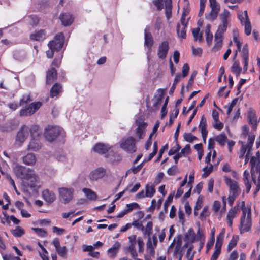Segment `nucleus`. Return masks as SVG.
Masks as SVG:
<instances>
[{
    "label": "nucleus",
    "mask_w": 260,
    "mask_h": 260,
    "mask_svg": "<svg viewBox=\"0 0 260 260\" xmlns=\"http://www.w3.org/2000/svg\"><path fill=\"white\" fill-rule=\"evenodd\" d=\"M251 174L252 181L256 185L253 196L255 197L260 190V160L259 158L252 156L250 159Z\"/></svg>",
    "instance_id": "f257e3e1"
},
{
    "label": "nucleus",
    "mask_w": 260,
    "mask_h": 260,
    "mask_svg": "<svg viewBox=\"0 0 260 260\" xmlns=\"http://www.w3.org/2000/svg\"><path fill=\"white\" fill-rule=\"evenodd\" d=\"M241 208L242 210V215L240 219L239 230L240 233L247 232L251 229L252 225L251 210L245 207V202H241Z\"/></svg>",
    "instance_id": "f03ea898"
},
{
    "label": "nucleus",
    "mask_w": 260,
    "mask_h": 260,
    "mask_svg": "<svg viewBox=\"0 0 260 260\" xmlns=\"http://www.w3.org/2000/svg\"><path fill=\"white\" fill-rule=\"evenodd\" d=\"M64 36L62 33L56 35L54 40L50 41L48 44L49 49L46 51L48 58H51L53 56L54 51H58L63 46Z\"/></svg>",
    "instance_id": "7ed1b4c3"
},
{
    "label": "nucleus",
    "mask_w": 260,
    "mask_h": 260,
    "mask_svg": "<svg viewBox=\"0 0 260 260\" xmlns=\"http://www.w3.org/2000/svg\"><path fill=\"white\" fill-rule=\"evenodd\" d=\"M136 139L129 136L127 138H123L120 142V148L126 152L132 154L137 150Z\"/></svg>",
    "instance_id": "20e7f679"
},
{
    "label": "nucleus",
    "mask_w": 260,
    "mask_h": 260,
    "mask_svg": "<svg viewBox=\"0 0 260 260\" xmlns=\"http://www.w3.org/2000/svg\"><path fill=\"white\" fill-rule=\"evenodd\" d=\"M172 0H154L153 4L158 10H161L165 5V14L166 18L169 20L172 16Z\"/></svg>",
    "instance_id": "39448f33"
},
{
    "label": "nucleus",
    "mask_w": 260,
    "mask_h": 260,
    "mask_svg": "<svg viewBox=\"0 0 260 260\" xmlns=\"http://www.w3.org/2000/svg\"><path fill=\"white\" fill-rule=\"evenodd\" d=\"M62 131L60 127L48 126L45 129L44 137L48 141L52 142L57 138Z\"/></svg>",
    "instance_id": "423d86ee"
},
{
    "label": "nucleus",
    "mask_w": 260,
    "mask_h": 260,
    "mask_svg": "<svg viewBox=\"0 0 260 260\" xmlns=\"http://www.w3.org/2000/svg\"><path fill=\"white\" fill-rule=\"evenodd\" d=\"M225 233V228H222L220 233L217 236L215 245V251L211 258V259L217 260L218 256L220 254L221 248L223 244Z\"/></svg>",
    "instance_id": "0eeeda50"
},
{
    "label": "nucleus",
    "mask_w": 260,
    "mask_h": 260,
    "mask_svg": "<svg viewBox=\"0 0 260 260\" xmlns=\"http://www.w3.org/2000/svg\"><path fill=\"white\" fill-rule=\"evenodd\" d=\"M108 175V172L106 169L103 167H99L89 173L88 178L91 181H97L105 177H107Z\"/></svg>",
    "instance_id": "6e6552de"
},
{
    "label": "nucleus",
    "mask_w": 260,
    "mask_h": 260,
    "mask_svg": "<svg viewBox=\"0 0 260 260\" xmlns=\"http://www.w3.org/2000/svg\"><path fill=\"white\" fill-rule=\"evenodd\" d=\"M210 7L211 9L208 14H206V18L208 20L213 21L215 20L220 10V5L216 0H209Z\"/></svg>",
    "instance_id": "1a4fd4ad"
},
{
    "label": "nucleus",
    "mask_w": 260,
    "mask_h": 260,
    "mask_svg": "<svg viewBox=\"0 0 260 260\" xmlns=\"http://www.w3.org/2000/svg\"><path fill=\"white\" fill-rule=\"evenodd\" d=\"M59 199L64 203H69L73 198L74 189L73 188L62 187L58 189Z\"/></svg>",
    "instance_id": "9d476101"
},
{
    "label": "nucleus",
    "mask_w": 260,
    "mask_h": 260,
    "mask_svg": "<svg viewBox=\"0 0 260 260\" xmlns=\"http://www.w3.org/2000/svg\"><path fill=\"white\" fill-rule=\"evenodd\" d=\"M135 125L137 127L135 129L136 136L140 139L143 138L145 135L147 124L144 122L143 118L140 117L136 120Z\"/></svg>",
    "instance_id": "9b49d317"
},
{
    "label": "nucleus",
    "mask_w": 260,
    "mask_h": 260,
    "mask_svg": "<svg viewBox=\"0 0 260 260\" xmlns=\"http://www.w3.org/2000/svg\"><path fill=\"white\" fill-rule=\"evenodd\" d=\"M29 128L25 125L22 126L17 132L16 137V142L21 145L28 136Z\"/></svg>",
    "instance_id": "f8f14e48"
},
{
    "label": "nucleus",
    "mask_w": 260,
    "mask_h": 260,
    "mask_svg": "<svg viewBox=\"0 0 260 260\" xmlns=\"http://www.w3.org/2000/svg\"><path fill=\"white\" fill-rule=\"evenodd\" d=\"M41 105L42 103L39 102L32 103L26 108L21 110L20 111V115L21 116L31 115L40 108Z\"/></svg>",
    "instance_id": "ddd939ff"
},
{
    "label": "nucleus",
    "mask_w": 260,
    "mask_h": 260,
    "mask_svg": "<svg viewBox=\"0 0 260 260\" xmlns=\"http://www.w3.org/2000/svg\"><path fill=\"white\" fill-rule=\"evenodd\" d=\"M224 179L225 184L230 188L229 193L239 195L241 192V189L238 182L228 177H224Z\"/></svg>",
    "instance_id": "4468645a"
},
{
    "label": "nucleus",
    "mask_w": 260,
    "mask_h": 260,
    "mask_svg": "<svg viewBox=\"0 0 260 260\" xmlns=\"http://www.w3.org/2000/svg\"><path fill=\"white\" fill-rule=\"evenodd\" d=\"M24 180L25 183L27 186L30 187H34L38 180V176L35 174L34 171L30 170L27 171V174L25 175Z\"/></svg>",
    "instance_id": "2eb2a0df"
},
{
    "label": "nucleus",
    "mask_w": 260,
    "mask_h": 260,
    "mask_svg": "<svg viewBox=\"0 0 260 260\" xmlns=\"http://www.w3.org/2000/svg\"><path fill=\"white\" fill-rule=\"evenodd\" d=\"M239 207H241V202H237V205L232 208L228 213L226 220L228 225L230 227H232L233 224V219L236 217L239 211Z\"/></svg>",
    "instance_id": "dca6fc26"
},
{
    "label": "nucleus",
    "mask_w": 260,
    "mask_h": 260,
    "mask_svg": "<svg viewBox=\"0 0 260 260\" xmlns=\"http://www.w3.org/2000/svg\"><path fill=\"white\" fill-rule=\"evenodd\" d=\"M169 49V43L167 41H163L159 44L157 53L159 58L164 59L167 57Z\"/></svg>",
    "instance_id": "f3484780"
},
{
    "label": "nucleus",
    "mask_w": 260,
    "mask_h": 260,
    "mask_svg": "<svg viewBox=\"0 0 260 260\" xmlns=\"http://www.w3.org/2000/svg\"><path fill=\"white\" fill-rule=\"evenodd\" d=\"M150 27L147 26L144 30V44L148 48L151 50L154 43V40L151 34L149 32Z\"/></svg>",
    "instance_id": "a211bd4d"
},
{
    "label": "nucleus",
    "mask_w": 260,
    "mask_h": 260,
    "mask_svg": "<svg viewBox=\"0 0 260 260\" xmlns=\"http://www.w3.org/2000/svg\"><path fill=\"white\" fill-rule=\"evenodd\" d=\"M28 170L30 169H27L25 167L18 165H16L13 169L14 172L17 177L22 179L25 178Z\"/></svg>",
    "instance_id": "6ab92c4d"
},
{
    "label": "nucleus",
    "mask_w": 260,
    "mask_h": 260,
    "mask_svg": "<svg viewBox=\"0 0 260 260\" xmlns=\"http://www.w3.org/2000/svg\"><path fill=\"white\" fill-rule=\"evenodd\" d=\"M42 195L43 199L48 203H52L56 199L55 193L48 189L44 190L42 191Z\"/></svg>",
    "instance_id": "aec40b11"
},
{
    "label": "nucleus",
    "mask_w": 260,
    "mask_h": 260,
    "mask_svg": "<svg viewBox=\"0 0 260 260\" xmlns=\"http://www.w3.org/2000/svg\"><path fill=\"white\" fill-rule=\"evenodd\" d=\"M247 119L249 123L251 125L253 129H255L257 126V119L255 111L252 108H249L247 112Z\"/></svg>",
    "instance_id": "412c9836"
},
{
    "label": "nucleus",
    "mask_w": 260,
    "mask_h": 260,
    "mask_svg": "<svg viewBox=\"0 0 260 260\" xmlns=\"http://www.w3.org/2000/svg\"><path fill=\"white\" fill-rule=\"evenodd\" d=\"M42 147L41 144L38 138L32 137L29 144L28 145L27 149L30 151H36L39 150Z\"/></svg>",
    "instance_id": "4be33fe9"
},
{
    "label": "nucleus",
    "mask_w": 260,
    "mask_h": 260,
    "mask_svg": "<svg viewBox=\"0 0 260 260\" xmlns=\"http://www.w3.org/2000/svg\"><path fill=\"white\" fill-rule=\"evenodd\" d=\"M57 78L56 70L54 68H51L46 74V84H51Z\"/></svg>",
    "instance_id": "5701e85b"
},
{
    "label": "nucleus",
    "mask_w": 260,
    "mask_h": 260,
    "mask_svg": "<svg viewBox=\"0 0 260 260\" xmlns=\"http://www.w3.org/2000/svg\"><path fill=\"white\" fill-rule=\"evenodd\" d=\"M121 244L118 242H116L112 247L108 250V256L111 258H114L118 252Z\"/></svg>",
    "instance_id": "b1692460"
},
{
    "label": "nucleus",
    "mask_w": 260,
    "mask_h": 260,
    "mask_svg": "<svg viewBox=\"0 0 260 260\" xmlns=\"http://www.w3.org/2000/svg\"><path fill=\"white\" fill-rule=\"evenodd\" d=\"M32 40L41 41L46 38V33L44 30H40L31 34L30 36Z\"/></svg>",
    "instance_id": "393cba45"
},
{
    "label": "nucleus",
    "mask_w": 260,
    "mask_h": 260,
    "mask_svg": "<svg viewBox=\"0 0 260 260\" xmlns=\"http://www.w3.org/2000/svg\"><path fill=\"white\" fill-rule=\"evenodd\" d=\"M110 149L108 145H105L103 143H99L95 145L93 150L95 152L103 154L107 152Z\"/></svg>",
    "instance_id": "a878e982"
},
{
    "label": "nucleus",
    "mask_w": 260,
    "mask_h": 260,
    "mask_svg": "<svg viewBox=\"0 0 260 260\" xmlns=\"http://www.w3.org/2000/svg\"><path fill=\"white\" fill-rule=\"evenodd\" d=\"M59 18L64 26L70 25L73 22V17L69 13L62 14L60 16Z\"/></svg>",
    "instance_id": "bb28decb"
},
{
    "label": "nucleus",
    "mask_w": 260,
    "mask_h": 260,
    "mask_svg": "<svg viewBox=\"0 0 260 260\" xmlns=\"http://www.w3.org/2000/svg\"><path fill=\"white\" fill-rule=\"evenodd\" d=\"M157 243V237L153 235L152 238L149 237L146 243V246L151 252H153L154 248L156 246Z\"/></svg>",
    "instance_id": "cd10ccee"
},
{
    "label": "nucleus",
    "mask_w": 260,
    "mask_h": 260,
    "mask_svg": "<svg viewBox=\"0 0 260 260\" xmlns=\"http://www.w3.org/2000/svg\"><path fill=\"white\" fill-rule=\"evenodd\" d=\"M23 162L27 165H34L36 161V157L34 154L28 153L23 158Z\"/></svg>",
    "instance_id": "c85d7f7f"
},
{
    "label": "nucleus",
    "mask_w": 260,
    "mask_h": 260,
    "mask_svg": "<svg viewBox=\"0 0 260 260\" xmlns=\"http://www.w3.org/2000/svg\"><path fill=\"white\" fill-rule=\"evenodd\" d=\"M82 191L88 199L90 200H96L98 196L96 193L91 189L84 188L82 189Z\"/></svg>",
    "instance_id": "c756f323"
},
{
    "label": "nucleus",
    "mask_w": 260,
    "mask_h": 260,
    "mask_svg": "<svg viewBox=\"0 0 260 260\" xmlns=\"http://www.w3.org/2000/svg\"><path fill=\"white\" fill-rule=\"evenodd\" d=\"M186 25H181L179 23L177 26V32L178 37L181 39L186 38Z\"/></svg>",
    "instance_id": "7c9ffc66"
},
{
    "label": "nucleus",
    "mask_w": 260,
    "mask_h": 260,
    "mask_svg": "<svg viewBox=\"0 0 260 260\" xmlns=\"http://www.w3.org/2000/svg\"><path fill=\"white\" fill-rule=\"evenodd\" d=\"M155 193V189L153 184H147L145 186V194L147 198H152Z\"/></svg>",
    "instance_id": "2f4dec72"
},
{
    "label": "nucleus",
    "mask_w": 260,
    "mask_h": 260,
    "mask_svg": "<svg viewBox=\"0 0 260 260\" xmlns=\"http://www.w3.org/2000/svg\"><path fill=\"white\" fill-rule=\"evenodd\" d=\"M230 16V12L226 9H224L222 13L219 15V19L221 23L228 24V19Z\"/></svg>",
    "instance_id": "473e14b6"
},
{
    "label": "nucleus",
    "mask_w": 260,
    "mask_h": 260,
    "mask_svg": "<svg viewBox=\"0 0 260 260\" xmlns=\"http://www.w3.org/2000/svg\"><path fill=\"white\" fill-rule=\"evenodd\" d=\"M228 24L222 23L219 25L218 29L215 34L216 37L223 38V34L226 31Z\"/></svg>",
    "instance_id": "72a5a7b5"
},
{
    "label": "nucleus",
    "mask_w": 260,
    "mask_h": 260,
    "mask_svg": "<svg viewBox=\"0 0 260 260\" xmlns=\"http://www.w3.org/2000/svg\"><path fill=\"white\" fill-rule=\"evenodd\" d=\"M215 38V44L212 48V51L216 52L219 50L222 46L223 38H220L214 36Z\"/></svg>",
    "instance_id": "f704fd0d"
},
{
    "label": "nucleus",
    "mask_w": 260,
    "mask_h": 260,
    "mask_svg": "<svg viewBox=\"0 0 260 260\" xmlns=\"http://www.w3.org/2000/svg\"><path fill=\"white\" fill-rule=\"evenodd\" d=\"M215 141L218 142L221 146H224L227 141L228 138L225 134H221L214 137Z\"/></svg>",
    "instance_id": "c9c22d12"
},
{
    "label": "nucleus",
    "mask_w": 260,
    "mask_h": 260,
    "mask_svg": "<svg viewBox=\"0 0 260 260\" xmlns=\"http://www.w3.org/2000/svg\"><path fill=\"white\" fill-rule=\"evenodd\" d=\"M62 87L58 83L54 84L50 90V96L53 98L56 96L61 91Z\"/></svg>",
    "instance_id": "e433bc0d"
},
{
    "label": "nucleus",
    "mask_w": 260,
    "mask_h": 260,
    "mask_svg": "<svg viewBox=\"0 0 260 260\" xmlns=\"http://www.w3.org/2000/svg\"><path fill=\"white\" fill-rule=\"evenodd\" d=\"M232 72L238 77L241 73L242 68L240 66L239 62L235 61L231 67Z\"/></svg>",
    "instance_id": "4c0bfd02"
},
{
    "label": "nucleus",
    "mask_w": 260,
    "mask_h": 260,
    "mask_svg": "<svg viewBox=\"0 0 260 260\" xmlns=\"http://www.w3.org/2000/svg\"><path fill=\"white\" fill-rule=\"evenodd\" d=\"M200 30L199 27L193 28L192 29V35L195 41H198L200 42L203 41L202 33L200 32Z\"/></svg>",
    "instance_id": "58836bf2"
},
{
    "label": "nucleus",
    "mask_w": 260,
    "mask_h": 260,
    "mask_svg": "<svg viewBox=\"0 0 260 260\" xmlns=\"http://www.w3.org/2000/svg\"><path fill=\"white\" fill-rule=\"evenodd\" d=\"M186 240L188 242H193L195 239V233L192 229H189L185 235Z\"/></svg>",
    "instance_id": "ea45409f"
},
{
    "label": "nucleus",
    "mask_w": 260,
    "mask_h": 260,
    "mask_svg": "<svg viewBox=\"0 0 260 260\" xmlns=\"http://www.w3.org/2000/svg\"><path fill=\"white\" fill-rule=\"evenodd\" d=\"M238 17L242 24L245 23L247 21H250L248 16L247 11H244L243 12H239L238 14Z\"/></svg>",
    "instance_id": "a19ab883"
},
{
    "label": "nucleus",
    "mask_w": 260,
    "mask_h": 260,
    "mask_svg": "<svg viewBox=\"0 0 260 260\" xmlns=\"http://www.w3.org/2000/svg\"><path fill=\"white\" fill-rule=\"evenodd\" d=\"M187 181V174H186L184 178L183 181L181 183L180 187L178 189L176 194L175 196L176 198L180 197L183 193L184 189L182 188L185 185H186Z\"/></svg>",
    "instance_id": "79ce46f5"
},
{
    "label": "nucleus",
    "mask_w": 260,
    "mask_h": 260,
    "mask_svg": "<svg viewBox=\"0 0 260 260\" xmlns=\"http://www.w3.org/2000/svg\"><path fill=\"white\" fill-rule=\"evenodd\" d=\"M174 254L178 258V260H182L183 255V248L180 244H177L174 250Z\"/></svg>",
    "instance_id": "37998d69"
},
{
    "label": "nucleus",
    "mask_w": 260,
    "mask_h": 260,
    "mask_svg": "<svg viewBox=\"0 0 260 260\" xmlns=\"http://www.w3.org/2000/svg\"><path fill=\"white\" fill-rule=\"evenodd\" d=\"M238 239V236H233L228 246L227 249L229 251H231L237 245Z\"/></svg>",
    "instance_id": "c03bdc74"
},
{
    "label": "nucleus",
    "mask_w": 260,
    "mask_h": 260,
    "mask_svg": "<svg viewBox=\"0 0 260 260\" xmlns=\"http://www.w3.org/2000/svg\"><path fill=\"white\" fill-rule=\"evenodd\" d=\"M201 132H208L207 130V121L206 118L203 115L200 120V124L199 126Z\"/></svg>",
    "instance_id": "a18cd8bd"
},
{
    "label": "nucleus",
    "mask_w": 260,
    "mask_h": 260,
    "mask_svg": "<svg viewBox=\"0 0 260 260\" xmlns=\"http://www.w3.org/2000/svg\"><path fill=\"white\" fill-rule=\"evenodd\" d=\"M239 143H240L242 145L239 152H238L239 158H242L246 152L248 151V147L244 144L243 142L239 141Z\"/></svg>",
    "instance_id": "49530a36"
},
{
    "label": "nucleus",
    "mask_w": 260,
    "mask_h": 260,
    "mask_svg": "<svg viewBox=\"0 0 260 260\" xmlns=\"http://www.w3.org/2000/svg\"><path fill=\"white\" fill-rule=\"evenodd\" d=\"M255 140V135H249L248 136V142L246 144H245L247 147H248V150H250L252 151V147L253 144Z\"/></svg>",
    "instance_id": "de8ad7c7"
},
{
    "label": "nucleus",
    "mask_w": 260,
    "mask_h": 260,
    "mask_svg": "<svg viewBox=\"0 0 260 260\" xmlns=\"http://www.w3.org/2000/svg\"><path fill=\"white\" fill-rule=\"evenodd\" d=\"M184 139L185 141L188 142H193L197 139V137L191 133H185L183 135Z\"/></svg>",
    "instance_id": "09e8293b"
},
{
    "label": "nucleus",
    "mask_w": 260,
    "mask_h": 260,
    "mask_svg": "<svg viewBox=\"0 0 260 260\" xmlns=\"http://www.w3.org/2000/svg\"><path fill=\"white\" fill-rule=\"evenodd\" d=\"M12 234L15 237H21L24 234V231L21 227L18 226L13 230Z\"/></svg>",
    "instance_id": "8fccbe9b"
},
{
    "label": "nucleus",
    "mask_w": 260,
    "mask_h": 260,
    "mask_svg": "<svg viewBox=\"0 0 260 260\" xmlns=\"http://www.w3.org/2000/svg\"><path fill=\"white\" fill-rule=\"evenodd\" d=\"M152 228H153L152 222L151 221L148 222L147 223L145 228V229L144 228V231H143L144 232V234L147 235L148 236H150L151 233Z\"/></svg>",
    "instance_id": "3c124183"
},
{
    "label": "nucleus",
    "mask_w": 260,
    "mask_h": 260,
    "mask_svg": "<svg viewBox=\"0 0 260 260\" xmlns=\"http://www.w3.org/2000/svg\"><path fill=\"white\" fill-rule=\"evenodd\" d=\"M30 24L32 25H37L40 21L39 18L36 15H30L28 17Z\"/></svg>",
    "instance_id": "603ef678"
},
{
    "label": "nucleus",
    "mask_w": 260,
    "mask_h": 260,
    "mask_svg": "<svg viewBox=\"0 0 260 260\" xmlns=\"http://www.w3.org/2000/svg\"><path fill=\"white\" fill-rule=\"evenodd\" d=\"M39 126L36 125H32L30 128H29V132L30 133L31 136L35 137V136H39V133L38 132Z\"/></svg>",
    "instance_id": "864d4df0"
},
{
    "label": "nucleus",
    "mask_w": 260,
    "mask_h": 260,
    "mask_svg": "<svg viewBox=\"0 0 260 260\" xmlns=\"http://www.w3.org/2000/svg\"><path fill=\"white\" fill-rule=\"evenodd\" d=\"M140 170H141L140 166H133L129 169L127 170V171L126 172V176L128 175V174H131V173H133V174H136L138 172H139Z\"/></svg>",
    "instance_id": "5fc2aeb1"
},
{
    "label": "nucleus",
    "mask_w": 260,
    "mask_h": 260,
    "mask_svg": "<svg viewBox=\"0 0 260 260\" xmlns=\"http://www.w3.org/2000/svg\"><path fill=\"white\" fill-rule=\"evenodd\" d=\"M242 56L243 60H248V49L247 45L246 44L244 46L242 51Z\"/></svg>",
    "instance_id": "6e6d98bb"
},
{
    "label": "nucleus",
    "mask_w": 260,
    "mask_h": 260,
    "mask_svg": "<svg viewBox=\"0 0 260 260\" xmlns=\"http://www.w3.org/2000/svg\"><path fill=\"white\" fill-rule=\"evenodd\" d=\"M32 230L38 235H39L40 237H45L47 235L46 231L43 229L36 228H32Z\"/></svg>",
    "instance_id": "4d7b16f0"
},
{
    "label": "nucleus",
    "mask_w": 260,
    "mask_h": 260,
    "mask_svg": "<svg viewBox=\"0 0 260 260\" xmlns=\"http://www.w3.org/2000/svg\"><path fill=\"white\" fill-rule=\"evenodd\" d=\"M140 206L137 203H132L131 204H128L126 205V210L129 213L131 212L134 209H139Z\"/></svg>",
    "instance_id": "13d9d810"
},
{
    "label": "nucleus",
    "mask_w": 260,
    "mask_h": 260,
    "mask_svg": "<svg viewBox=\"0 0 260 260\" xmlns=\"http://www.w3.org/2000/svg\"><path fill=\"white\" fill-rule=\"evenodd\" d=\"M59 256L62 257H65L67 254V248L66 246L60 247L56 250Z\"/></svg>",
    "instance_id": "bf43d9fd"
},
{
    "label": "nucleus",
    "mask_w": 260,
    "mask_h": 260,
    "mask_svg": "<svg viewBox=\"0 0 260 260\" xmlns=\"http://www.w3.org/2000/svg\"><path fill=\"white\" fill-rule=\"evenodd\" d=\"M75 216V211H71L69 212H64L62 214V216L64 219L69 218L71 220V218Z\"/></svg>",
    "instance_id": "052dcab7"
},
{
    "label": "nucleus",
    "mask_w": 260,
    "mask_h": 260,
    "mask_svg": "<svg viewBox=\"0 0 260 260\" xmlns=\"http://www.w3.org/2000/svg\"><path fill=\"white\" fill-rule=\"evenodd\" d=\"M31 101L29 95H23L19 102V106H23L24 104H26Z\"/></svg>",
    "instance_id": "680f3d73"
},
{
    "label": "nucleus",
    "mask_w": 260,
    "mask_h": 260,
    "mask_svg": "<svg viewBox=\"0 0 260 260\" xmlns=\"http://www.w3.org/2000/svg\"><path fill=\"white\" fill-rule=\"evenodd\" d=\"M128 238L129 239V243H130V245H129V247L133 246V247H135L136 244V243H137V238L136 235H133L129 237H128Z\"/></svg>",
    "instance_id": "e2e57ef3"
},
{
    "label": "nucleus",
    "mask_w": 260,
    "mask_h": 260,
    "mask_svg": "<svg viewBox=\"0 0 260 260\" xmlns=\"http://www.w3.org/2000/svg\"><path fill=\"white\" fill-rule=\"evenodd\" d=\"M213 127L218 130H221L223 128V124L219 120H214L213 123Z\"/></svg>",
    "instance_id": "0e129e2a"
},
{
    "label": "nucleus",
    "mask_w": 260,
    "mask_h": 260,
    "mask_svg": "<svg viewBox=\"0 0 260 260\" xmlns=\"http://www.w3.org/2000/svg\"><path fill=\"white\" fill-rule=\"evenodd\" d=\"M131 224L132 226L133 225L138 230L144 231V226L143 225V224L141 221H139L138 220L134 221Z\"/></svg>",
    "instance_id": "69168bd1"
},
{
    "label": "nucleus",
    "mask_w": 260,
    "mask_h": 260,
    "mask_svg": "<svg viewBox=\"0 0 260 260\" xmlns=\"http://www.w3.org/2000/svg\"><path fill=\"white\" fill-rule=\"evenodd\" d=\"M245 26V32L247 35H249L251 34V26L250 21H247V22L243 24Z\"/></svg>",
    "instance_id": "338daca9"
},
{
    "label": "nucleus",
    "mask_w": 260,
    "mask_h": 260,
    "mask_svg": "<svg viewBox=\"0 0 260 260\" xmlns=\"http://www.w3.org/2000/svg\"><path fill=\"white\" fill-rule=\"evenodd\" d=\"M180 149V147H179V145L177 143H176L175 146H174L169 150L168 154L169 155H174L176 153H177L179 150Z\"/></svg>",
    "instance_id": "774afa93"
}]
</instances>
